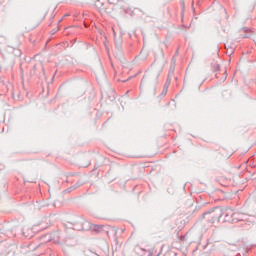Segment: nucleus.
<instances>
[{"label": "nucleus", "instance_id": "f257e3e1", "mask_svg": "<svg viewBox=\"0 0 256 256\" xmlns=\"http://www.w3.org/2000/svg\"><path fill=\"white\" fill-rule=\"evenodd\" d=\"M202 219H207L208 223L213 225V223L217 221V214H215V209L212 208L209 211L204 212L202 214Z\"/></svg>", "mask_w": 256, "mask_h": 256}, {"label": "nucleus", "instance_id": "f03ea898", "mask_svg": "<svg viewBox=\"0 0 256 256\" xmlns=\"http://www.w3.org/2000/svg\"><path fill=\"white\" fill-rule=\"evenodd\" d=\"M246 215L241 212H234L232 215V219L228 218L230 223H239V221H245Z\"/></svg>", "mask_w": 256, "mask_h": 256}, {"label": "nucleus", "instance_id": "7ed1b4c3", "mask_svg": "<svg viewBox=\"0 0 256 256\" xmlns=\"http://www.w3.org/2000/svg\"><path fill=\"white\" fill-rule=\"evenodd\" d=\"M136 253L140 256H153V250H145L143 248H138Z\"/></svg>", "mask_w": 256, "mask_h": 256}, {"label": "nucleus", "instance_id": "20e7f679", "mask_svg": "<svg viewBox=\"0 0 256 256\" xmlns=\"http://www.w3.org/2000/svg\"><path fill=\"white\" fill-rule=\"evenodd\" d=\"M233 213L234 211L231 208H227L224 211L223 215L225 216L226 221H229V219H233Z\"/></svg>", "mask_w": 256, "mask_h": 256}, {"label": "nucleus", "instance_id": "39448f33", "mask_svg": "<svg viewBox=\"0 0 256 256\" xmlns=\"http://www.w3.org/2000/svg\"><path fill=\"white\" fill-rule=\"evenodd\" d=\"M103 225H95L94 226V231H101V229H103Z\"/></svg>", "mask_w": 256, "mask_h": 256}, {"label": "nucleus", "instance_id": "423d86ee", "mask_svg": "<svg viewBox=\"0 0 256 256\" xmlns=\"http://www.w3.org/2000/svg\"><path fill=\"white\" fill-rule=\"evenodd\" d=\"M244 33H251V29H249V28H244Z\"/></svg>", "mask_w": 256, "mask_h": 256}, {"label": "nucleus", "instance_id": "0eeeda50", "mask_svg": "<svg viewBox=\"0 0 256 256\" xmlns=\"http://www.w3.org/2000/svg\"><path fill=\"white\" fill-rule=\"evenodd\" d=\"M243 37H244V39H249V38H251V36H249V35H247V34L244 35Z\"/></svg>", "mask_w": 256, "mask_h": 256}, {"label": "nucleus", "instance_id": "6e6552de", "mask_svg": "<svg viewBox=\"0 0 256 256\" xmlns=\"http://www.w3.org/2000/svg\"><path fill=\"white\" fill-rule=\"evenodd\" d=\"M164 93H167V90H165Z\"/></svg>", "mask_w": 256, "mask_h": 256}]
</instances>
